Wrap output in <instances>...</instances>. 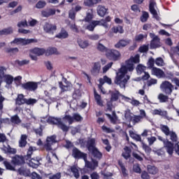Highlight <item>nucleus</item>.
I'll list each match as a JSON object with an SVG mask.
<instances>
[{
    "mask_svg": "<svg viewBox=\"0 0 179 179\" xmlns=\"http://www.w3.org/2000/svg\"><path fill=\"white\" fill-rule=\"evenodd\" d=\"M3 164L6 167V169H7V170H11V171L15 170V167H13V166H12V164H10V163L8 162V161H4Z\"/></svg>",
    "mask_w": 179,
    "mask_h": 179,
    "instance_id": "052dcab7",
    "label": "nucleus"
},
{
    "mask_svg": "<svg viewBox=\"0 0 179 179\" xmlns=\"http://www.w3.org/2000/svg\"><path fill=\"white\" fill-rule=\"evenodd\" d=\"M31 52H32L33 54H35V55H38L40 57V55H43V54L45 55V49L36 48L31 50Z\"/></svg>",
    "mask_w": 179,
    "mask_h": 179,
    "instance_id": "bb28decb",
    "label": "nucleus"
},
{
    "mask_svg": "<svg viewBox=\"0 0 179 179\" xmlns=\"http://www.w3.org/2000/svg\"><path fill=\"white\" fill-rule=\"evenodd\" d=\"M93 19V9L88 10L87 11V15L85 18V22H90Z\"/></svg>",
    "mask_w": 179,
    "mask_h": 179,
    "instance_id": "37998d69",
    "label": "nucleus"
},
{
    "mask_svg": "<svg viewBox=\"0 0 179 179\" xmlns=\"http://www.w3.org/2000/svg\"><path fill=\"white\" fill-rule=\"evenodd\" d=\"M96 50L100 52H106V54H107V51L108 50V48L106 47L101 42H99L96 45Z\"/></svg>",
    "mask_w": 179,
    "mask_h": 179,
    "instance_id": "c756f323",
    "label": "nucleus"
},
{
    "mask_svg": "<svg viewBox=\"0 0 179 179\" xmlns=\"http://www.w3.org/2000/svg\"><path fill=\"white\" fill-rule=\"evenodd\" d=\"M63 120H66L68 121L69 125H71V124H73V116H71L69 115H66L64 117Z\"/></svg>",
    "mask_w": 179,
    "mask_h": 179,
    "instance_id": "4d7b16f0",
    "label": "nucleus"
},
{
    "mask_svg": "<svg viewBox=\"0 0 179 179\" xmlns=\"http://www.w3.org/2000/svg\"><path fill=\"white\" fill-rule=\"evenodd\" d=\"M146 117V112L143 109L140 110V115H133L131 122L135 124H139V122H142V120L145 118Z\"/></svg>",
    "mask_w": 179,
    "mask_h": 179,
    "instance_id": "6e6552de",
    "label": "nucleus"
},
{
    "mask_svg": "<svg viewBox=\"0 0 179 179\" xmlns=\"http://www.w3.org/2000/svg\"><path fill=\"white\" fill-rule=\"evenodd\" d=\"M158 99L159 100L160 103H166L169 100V96L164 95V94H159L158 95Z\"/></svg>",
    "mask_w": 179,
    "mask_h": 179,
    "instance_id": "de8ad7c7",
    "label": "nucleus"
},
{
    "mask_svg": "<svg viewBox=\"0 0 179 179\" xmlns=\"http://www.w3.org/2000/svg\"><path fill=\"white\" fill-rule=\"evenodd\" d=\"M160 89L164 93H166V94H171L174 89V85L169 81H163L160 85Z\"/></svg>",
    "mask_w": 179,
    "mask_h": 179,
    "instance_id": "39448f33",
    "label": "nucleus"
},
{
    "mask_svg": "<svg viewBox=\"0 0 179 179\" xmlns=\"http://www.w3.org/2000/svg\"><path fill=\"white\" fill-rule=\"evenodd\" d=\"M148 19H149V13L148 12H143V15L141 17V20L143 22V23H145V22H148Z\"/></svg>",
    "mask_w": 179,
    "mask_h": 179,
    "instance_id": "864d4df0",
    "label": "nucleus"
},
{
    "mask_svg": "<svg viewBox=\"0 0 179 179\" xmlns=\"http://www.w3.org/2000/svg\"><path fill=\"white\" fill-rule=\"evenodd\" d=\"M18 173L20 176H24V177H29L31 174L30 170L26 168H20L18 169Z\"/></svg>",
    "mask_w": 179,
    "mask_h": 179,
    "instance_id": "cd10ccee",
    "label": "nucleus"
},
{
    "mask_svg": "<svg viewBox=\"0 0 179 179\" xmlns=\"http://www.w3.org/2000/svg\"><path fill=\"white\" fill-rule=\"evenodd\" d=\"M47 2L45 1L40 0L36 3L35 8H36V9H43V8H45Z\"/></svg>",
    "mask_w": 179,
    "mask_h": 179,
    "instance_id": "4c0bfd02",
    "label": "nucleus"
},
{
    "mask_svg": "<svg viewBox=\"0 0 179 179\" xmlns=\"http://www.w3.org/2000/svg\"><path fill=\"white\" fill-rule=\"evenodd\" d=\"M31 43H37V39L17 38L11 41L10 44H17V45L21 44L22 45H27V44H31Z\"/></svg>",
    "mask_w": 179,
    "mask_h": 179,
    "instance_id": "423d86ee",
    "label": "nucleus"
},
{
    "mask_svg": "<svg viewBox=\"0 0 179 179\" xmlns=\"http://www.w3.org/2000/svg\"><path fill=\"white\" fill-rule=\"evenodd\" d=\"M99 3V0H84V5L85 6H93Z\"/></svg>",
    "mask_w": 179,
    "mask_h": 179,
    "instance_id": "79ce46f5",
    "label": "nucleus"
},
{
    "mask_svg": "<svg viewBox=\"0 0 179 179\" xmlns=\"http://www.w3.org/2000/svg\"><path fill=\"white\" fill-rule=\"evenodd\" d=\"M27 26H29V24H27V20H23L17 23L18 27H27Z\"/></svg>",
    "mask_w": 179,
    "mask_h": 179,
    "instance_id": "774afa93",
    "label": "nucleus"
},
{
    "mask_svg": "<svg viewBox=\"0 0 179 179\" xmlns=\"http://www.w3.org/2000/svg\"><path fill=\"white\" fill-rule=\"evenodd\" d=\"M155 8H156V2L155 1V0H150V13H152V15H153V16H154V17H155V19H157V11L156 10V9Z\"/></svg>",
    "mask_w": 179,
    "mask_h": 179,
    "instance_id": "a211bd4d",
    "label": "nucleus"
},
{
    "mask_svg": "<svg viewBox=\"0 0 179 179\" xmlns=\"http://www.w3.org/2000/svg\"><path fill=\"white\" fill-rule=\"evenodd\" d=\"M71 172L73 173L74 177H75L76 178H79V177H80V175H79V169H78L76 168V166H72V167L71 168Z\"/></svg>",
    "mask_w": 179,
    "mask_h": 179,
    "instance_id": "3c124183",
    "label": "nucleus"
},
{
    "mask_svg": "<svg viewBox=\"0 0 179 179\" xmlns=\"http://www.w3.org/2000/svg\"><path fill=\"white\" fill-rule=\"evenodd\" d=\"M124 152H122V156L126 160H128V159H129L131 157V150L127 146L124 147Z\"/></svg>",
    "mask_w": 179,
    "mask_h": 179,
    "instance_id": "c85d7f7f",
    "label": "nucleus"
},
{
    "mask_svg": "<svg viewBox=\"0 0 179 179\" xmlns=\"http://www.w3.org/2000/svg\"><path fill=\"white\" fill-rule=\"evenodd\" d=\"M84 162L85 163V167L87 169H90V170H94L96 167H98L99 162L96 161V159H92V162L87 161V157H85V159H84Z\"/></svg>",
    "mask_w": 179,
    "mask_h": 179,
    "instance_id": "4468645a",
    "label": "nucleus"
},
{
    "mask_svg": "<svg viewBox=\"0 0 179 179\" xmlns=\"http://www.w3.org/2000/svg\"><path fill=\"white\" fill-rule=\"evenodd\" d=\"M120 96H122V94H120V92H118V91L112 92L110 101H117V100H118V97H120Z\"/></svg>",
    "mask_w": 179,
    "mask_h": 179,
    "instance_id": "e433bc0d",
    "label": "nucleus"
},
{
    "mask_svg": "<svg viewBox=\"0 0 179 179\" xmlns=\"http://www.w3.org/2000/svg\"><path fill=\"white\" fill-rule=\"evenodd\" d=\"M150 37L152 38L150 43V48H159L160 47V38L159 36L155 35V34H150Z\"/></svg>",
    "mask_w": 179,
    "mask_h": 179,
    "instance_id": "9d476101",
    "label": "nucleus"
},
{
    "mask_svg": "<svg viewBox=\"0 0 179 179\" xmlns=\"http://www.w3.org/2000/svg\"><path fill=\"white\" fill-rule=\"evenodd\" d=\"M59 87L62 89V92H69L70 90H72V85L68 84L66 85H64L62 84V82L59 83Z\"/></svg>",
    "mask_w": 179,
    "mask_h": 179,
    "instance_id": "2f4dec72",
    "label": "nucleus"
},
{
    "mask_svg": "<svg viewBox=\"0 0 179 179\" xmlns=\"http://www.w3.org/2000/svg\"><path fill=\"white\" fill-rule=\"evenodd\" d=\"M99 83L101 85H104V83L111 85V83H113V81L111 80V78H108L107 76H104L103 78L99 79Z\"/></svg>",
    "mask_w": 179,
    "mask_h": 179,
    "instance_id": "f704fd0d",
    "label": "nucleus"
},
{
    "mask_svg": "<svg viewBox=\"0 0 179 179\" xmlns=\"http://www.w3.org/2000/svg\"><path fill=\"white\" fill-rule=\"evenodd\" d=\"M69 35L68 34V32L65 31L64 29H62L61 31L56 35L57 38H68V36Z\"/></svg>",
    "mask_w": 179,
    "mask_h": 179,
    "instance_id": "c9c22d12",
    "label": "nucleus"
},
{
    "mask_svg": "<svg viewBox=\"0 0 179 179\" xmlns=\"http://www.w3.org/2000/svg\"><path fill=\"white\" fill-rule=\"evenodd\" d=\"M24 162L23 157H20L19 155H15L12 159V163L15 166H20V164H23Z\"/></svg>",
    "mask_w": 179,
    "mask_h": 179,
    "instance_id": "4be33fe9",
    "label": "nucleus"
},
{
    "mask_svg": "<svg viewBox=\"0 0 179 179\" xmlns=\"http://www.w3.org/2000/svg\"><path fill=\"white\" fill-rule=\"evenodd\" d=\"M26 145H27V135L22 134L19 141V146L20 148H24Z\"/></svg>",
    "mask_w": 179,
    "mask_h": 179,
    "instance_id": "a878e982",
    "label": "nucleus"
},
{
    "mask_svg": "<svg viewBox=\"0 0 179 179\" xmlns=\"http://www.w3.org/2000/svg\"><path fill=\"white\" fill-rule=\"evenodd\" d=\"M36 103H37V99L30 98L26 99L25 104H27V106H34V104H36Z\"/></svg>",
    "mask_w": 179,
    "mask_h": 179,
    "instance_id": "13d9d810",
    "label": "nucleus"
},
{
    "mask_svg": "<svg viewBox=\"0 0 179 179\" xmlns=\"http://www.w3.org/2000/svg\"><path fill=\"white\" fill-rule=\"evenodd\" d=\"M72 156L74 159H83V160L86 159V157H87V155L80 152L76 147L73 148Z\"/></svg>",
    "mask_w": 179,
    "mask_h": 179,
    "instance_id": "9b49d317",
    "label": "nucleus"
},
{
    "mask_svg": "<svg viewBox=\"0 0 179 179\" xmlns=\"http://www.w3.org/2000/svg\"><path fill=\"white\" fill-rule=\"evenodd\" d=\"M163 142L167 153L171 156L174 152V144L169 141L164 140Z\"/></svg>",
    "mask_w": 179,
    "mask_h": 179,
    "instance_id": "2eb2a0df",
    "label": "nucleus"
},
{
    "mask_svg": "<svg viewBox=\"0 0 179 179\" xmlns=\"http://www.w3.org/2000/svg\"><path fill=\"white\" fill-rule=\"evenodd\" d=\"M139 55H136L134 57H131L129 59L125 61V65L122 66L119 71L116 73L115 79V85H118L120 87H125V85L128 83L130 76L127 75L128 72H133L135 69L134 64H139Z\"/></svg>",
    "mask_w": 179,
    "mask_h": 179,
    "instance_id": "f257e3e1",
    "label": "nucleus"
},
{
    "mask_svg": "<svg viewBox=\"0 0 179 179\" xmlns=\"http://www.w3.org/2000/svg\"><path fill=\"white\" fill-rule=\"evenodd\" d=\"M54 143H57V136L53 135L48 136L47 137L45 143L44 145V148L45 150H47V152H50V150H52V148L51 146H52Z\"/></svg>",
    "mask_w": 179,
    "mask_h": 179,
    "instance_id": "0eeeda50",
    "label": "nucleus"
},
{
    "mask_svg": "<svg viewBox=\"0 0 179 179\" xmlns=\"http://www.w3.org/2000/svg\"><path fill=\"white\" fill-rule=\"evenodd\" d=\"M90 152L92 153V155H93L94 157H96V159H99V160L103 157V154H101V152H100L97 148H94V150H92Z\"/></svg>",
    "mask_w": 179,
    "mask_h": 179,
    "instance_id": "473e14b6",
    "label": "nucleus"
},
{
    "mask_svg": "<svg viewBox=\"0 0 179 179\" xmlns=\"http://www.w3.org/2000/svg\"><path fill=\"white\" fill-rule=\"evenodd\" d=\"M5 72H6V69L3 66L0 67V85L3 82V79H4L6 85H12L13 83V76L5 75Z\"/></svg>",
    "mask_w": 179,
    "mask_h": 179,
    "instance_id": "f03ea898",
    "label": "nucleus"
},
{
    "mask_svg": "<svg viewBox=\"0 0 179 179\" xmlns=\"http://www.w3.org/2000/svg\"><path fill=\"white\" fill-rule=\"evenodd\" d=\"M122 100H124V101H127L128 103H131V106H134L135 107H138L141 102L136 99H131L128 96H125L124 95H121Z\"/></svg>",
    "mask_w": 179,
    "mask_h": 179,
    "instance_id": "f3484780",
    "label": "nucleus"
},
{
    "mask_svg": "<svg viewBox=\"0 0 179 179\" xmlns=\"http://www.w3.org/2000/svg\"><path fill=\"white\" fill-rule=\"evenodd\" d=\"M30 167H33V169H37L38 166H40V161L35 159H31L29 163Z\"/></svg>",
    "mask_w": 179,
    "mask_h": 179,
    "instance_id": "58836bf2",
    "label": "nucleus"
},
{
    "mask_svg": "<svg viewBox=\"0 0 179 179\" xmlns=\"http://www.w3.org/2000/svg\"><path fill=\"white\" fill-rule=\"evenodd\" d=\"M13 33V28L9 27L8 28H4L0 30V36H9V34H12Z\"/></svg>",
    "mask_w": 179,
    "mask_h": 179,
    "instance_id": "393cba45",
    "label": "nucleus"
},
{
    "mask_svg": "<svg viewBox=\"0 0 179 179\" xmlns=\"http://www.w3.org/2000/svg\"><path fill=\"white\" fill-rule=\"evenodd\" d=\"M96 26H103L105 29L108 28V24L103 20H101L100 21H92L88 26L85 27V29H87V30L90 31H93Z\"/></svg>",
    "mask_w": 179,
    "mask_h": 179,
    "instance_id": "20e7f679",
    "label": "nucleus"
},
{
    "mask_svg": "<svg viewBox=\"0 0 179 179\" xmlns=\"http://www.w3.org/2000/svg\"><path fill=\"white\" fill-rule=\"evenodd\" d=\"M96 10L99 16H101V17H104V16L107 15V10H108V9L106 8L104 6L99 5L97 6Z\"/></svg>",
    "mask_w": 179,
    "mask_h": 179,
    "instance_id": "6ab92c4d",
    "label": "nucleus"
},
{
    "mask_svg": "<svg viewBox=\"0 0 179 179\" xmlns=\"http://www.w3.org/2000/svg\"><path fill=\"white\" fill-rule=\"evenodd\" d=\"M41 122H48V124H57L59 123L61 119H58L54 117H49L48 119L42 118L41 120Z\"/></svg>",
    "mask_w": 179,
    "mask_h": 179,
    "instance_id": "aec40b11",
    "label": "nucleus"
},
{
    "mask_svg": "<svg viewBox=\"0 0 179 179\" xmlns=\"http://www.w3.org/2000/svg\"><path fill=\"white\" fill-rule=\"evenodd\" d=\"M16 64L20 66H23V65H27L30 64V60L24 59V60H17Z\"/></svg>",
    "mask_w": 179,
    "mask_h": 179,
    "instance_id": "5fc2aeb1",
    "label": "nucleus"
},
{
    "mask_svg": "<svg viewBox=\"0 0 179 179\" xmlns=\"http://www.w3.org/2000/svg\"><path fill=\"white\" fill-rule=\"evenodd\" d=\"M43 30L46 33H53L54 31H55V30H57V26L46 22L43 26Z\"/></svg>",
    "mask_w": 179,
    "mask_h": 179,
    "instance_id": "dca6fc26",
    "label": "nucleus"
},
{
    "mask_svg": "<svg viewBox=\"0 0 179 179\" xmlns=\"http://www.w3.org/2000/svg\"><path fill=\"white\" fill-rule=\"evenodd\" d=\"M143 38H145V36L143 34H140L138 35H136L134 37L135 41H137V43H141V41H143Z\"/></svg>",
    "mask_w": 179,
    "mask_h": 179,
    "instance_id": "680f3d73",
    "label": "nucleus"
},
{
    "mask_svg": "<svg viewBox=\"0 0 179 179\" xmlns=\"http://www.w3.org/2000/svg\"><path fill=\"white\" fill-rule=\"evenodd\" d=\"M94 98L98 106H103V101H101V96L94 91Z\"/></svg>",
    "mask_w": 179,
    "mask_h": 179,
    "instance_id": "a18cd8bd",
    "label": "nucleus"
},
{
    "mask_svg": "<svg viewBox=\"0 0 179 179\" xmlns=\"http://www.w3.org/2000/svg\"><path fill=\"white\" fill-rule=\"evenodd\" d=\"M106 56L112 61H118L121 58V53L115 49H108Z\"/></svg>",
    "mask_w": 179,
    "mask_h": 179,
    "instance_id": "7ed1b4c3",
    "label": "nucleus"
},
{
    "mask_svg": "<svg viewBox=\"0 0 179 179\" xmlns=\"http://www.w3.org/2000/svg\"><path fill=\"white\" fill-rule=\"evenodd\" d=\"M87 148L90 152L96 149V140L94 138H90L87 141Z\"/></svg>",
    "mask_w": 179,
    "mask_h": 179,
    "instance_id": "b1692460",
    "label": "nucleus"
},
{
    "mask_svg": "<svg viewBox=\"0 0 179 179\" xmlns=\"http://www.w3.org/2000/svg\"><path fill=\"white\" fill-rule=\"evenodd\" d=\"M73 121H76L77 122H79V121H82L83 120V117L79 115V113H74L73 115Z\"/></svg>",
    "mask_w": 179,
    "mask_h": 179,
    "instance_id": "e2e57ef3",
    "label": "nucleus"
},
{
    "mask_svg": "<svg viewBox=\"0 0 179 179\" xmlns=\"http://www.w3.org/2000/svg\"><path fill=\"white\" fill-rule=\"evenodd\" d=\"M136 72L138 75H141V73H145V71H146V66L142 65V64H138L136 68Z\"/></svg>",
    "mask_w": 179,
    "mask_h": 179,
    "instance_id": "c03bdc74",
    "label": "nucleus"
},
{
    "mask_svg": "<svg viewBox=\"0 0 179 179\" xmlns=\"http://www.w3.org/2000/svg\"><path fill=\"white\" fill-rule=\"evenodd\" d=\"M57 125L60 128V129H62L64 131V132H68V131H69V127L62 123V122H61V120L57 124Z\"/></svg>",
    "mask_w": 179,
    "mask_h": 179,
    "instance_id": "09e8293b",
    "label": "nucleus"
},
{
    "mask_svg": "<svg viewBox=\"0 0 179 179\" xmlns=\"http://www.w3.org/2000/svg\"><path fill=\"white\" fill-rule=\"evenodd\" d=\"M130 43L131 40L129 39H121L114 45V47L120 50L127 47V45H129Z\"/></svg>",
    "mask_w": 179,
    "mask_h": 179,
    "instance_id": "f8f14e48",
    "label": "nucleus"
},
{
    "mask_svg": "<svg viewBox=\"0 0 179 179\" xmlns=\"http://www.w3.org/2000/svg\"><path fill=\"white\" fill-rule=\"evenodd\" d=\"M160 129H161V131H162L164 133V134L166 136H169V135H170V133L171 132V131H170V128H169V127L167 125L161 124Z\"/></svg>",
    "mask_w": 179,
    "mask_h": 179,
    "instance_id": "ea45409f",
    "label": "nucleus"
},
{
    "mask_svg": "<svg viewBox=\"0 0 179 179\" xmlns=\"http://www.w3.org/2000/svg\"><path fill=\"white\" fill-rule=\"evenodd\" d=\"M50 55H59V52L56 48H48L45 50V56L50 57Z\"/></svg>",
    "mask_w": 179,
    "mask_h": 179,
    "instance_id": "412c9836",
    "label": "nucleus"
},
{
    "mask_svg": "<svg viewBox=\"0 0 179 179\" xmlns=\"http://www.w3.org/2000/svg\"><path fill=\"white\" fill-rule=\"evenodd\" d=\"M133 115H134V114H132V113H131L130 109H127L124 111V117L127 121H129L130 122L132 120V116Z\"/></svg>",
    "mask_w": 179,
    "mask_h": 179,
    "instance_id": "a19ab883",
    "label": "nucleus"
},
{
    "mask_svg": "<svg viewBox=\"0 0 179 179\" xmlns=\"http://www.w3.org/2000/svg\"><path fill=\"white\" fill-rule=\"evenodd\" d=\"M148 173L150 174H157L159 170L157 169V168H156L155 166H152L150 165H149L148 166Z\"/></svg>",
    "mask_w": 179,
    "mask_h": 179,
    "instance_id": "49530a36",
    "label": "nucleus"
},
{
    "mask_svg": "<svg viewBox=\"0 0 179 179\" xmlns=\"http://www.w3.org/2000/svg\"><path fill=\"white\" fill-rule=\"evenodd\" d=\"M152 73L158 78L159 79H162V78H166V73L163 70L158 69L157 67H152Z\"/></svg>",
    "mask_w": 179,
    "mask_h": 179,
    "instance_id": "ddd939ff",
    "label": "nucleus"
},
{
    "mask_svg": "<svg viewBox=\"0 0 179 179\" xmlns=\"http://www.w3.org/2000/svg\"><path fill=\"white\" fill-rule=\"evenodd\" d=\"M77 43L80 48L85 49L89 47V42L82 39H78Z\"/></svg>",
    "mask_w": 179,
    "mask_h": 179,
    "instance_id": "72a5a7b5",
    "label": "nucleus"
},
{
    "mask_svg": "<svg viewBox=\"0 0 179 179\" xmlns=\"http://www.w3.org/2000/svg\"><path fill=\"white\" fill-rule=\"evenodd\" d=\"M100 69H101V65H100V63L96 62L91 70V73L96 76V75H99V73H100Z\"/></svg>",
    "mask_w": 179,
    "mask_h": 179,
    "instance_id": "5701e85b",
    "label": "nucleus"
},
{
    "mask_svg": "<svg viewBox=\"0 0 179 179\" xmlns=\"http://www.w3.org/2000/svg\"><path fill=\"white\" fill-rule=\"evenodd\" d=\"M112 31L115 34L120 33L122 34V33H124V29H122V27L119 26L112 28Z\"/></svg>",
    "mask_w": 179,
    "mask_h": 179,
    "instance_id": "6e6d98bb",
    "label": "nucleus"
},
{
    "mask_svg": "<svg viewBox=\"0 0 179 179\" xmlns=\"http://www.w3.org/2000/svg\"><path fill=\"white\" fill-rule=\"evenodd\" d=\"M169 135L171 136V141H172V142H177L178 137H177V134H176V132L171 131L169 133Z\"/></svg>",
    "mask_w": 179,
    "mask_h": 179,
    "instance_id": "0e129e2a",
    "label": "nucleus"
},
{
    "mask_svg": "<svg viewBox=\"0 0 179 179\" xmlns=\"http://www.w3.org/2000/svg\"><path fill=\"white\" fill-rule=\"evenodd\" d=\"M26 100L27 99L24 98L23 94H18L17 98L16 99V104H18V106H22V104L26 103Z\"/></svg>",
    "mask_w": 179,
    "mask_h": 179,
    "instance_id": "7c9ffc66",
    "label": "nucleus"
},
{
    "mask_svg": "<svg viewBox=\"0 0 179 179\" xmlns=\"http://www.w3.org/2000/svg\"><path fill=\"white\" fill-rule=\"evenodd\" d=\"M147 139L150 146H152V145L155 143V141H157V138L155 136L148 137Z\"/></svg>",
    "mask_w": 179,
    "mask_h": 179,
    "instance_id": "338daca9",
    "label": "nucleus"
},
{
    "mask_svg": "<svg viewBox=\"0 0 179 179\" xmlns=\"http://www.w3.org/2000/svg\"><path fill=\"white\" fill-rule=\"evenodd\" d=\"M22 87L28 92H36V90L38 87V83L27 82L22 84Z\"/></svg>",
    "mask_w": 179,
    "mask_h": 179,
    "instance_id": "1a4fd4ad",
    "label": "nucleus"
},
{
    "mask_svg": "<svg viewBox=\"0 0 179 179\" xmlns=\"http://www.w3.org/2000/svg\"><path fill=\"white\" fill-rule=\"evenodd\" d=\"M155 64L157 66H164L165 65L164 60L162 57H157L155 59Z\"/></svg>",
    "mask_w": 179,
    "mask_h": 179,
    "instance_id": "603ef678",
    "label": "nucleus"
},
{
    "mask_svg": "<svg viewBox=\"0 0 179 179\" xmlns=\"http://www.w3.org/2000/svg\"><path fill=\"white\" fill-rule=\"evenodd\" d=\"M6 52L8 54H17V52H19V49L17 48H8L6 50Z\"/></svg>",
    "mask_w": 179,
    "mask_h": 179,
    "instance_id": "69168bd1",
    "label": "nucleus"
},
{
    "mask_svg": "<svg viewBox=\"0 0 179 179\" xmlns=\"http://www.w3.org/2000/svg\"><path fill=\"white\" fill-rule=\"evenodd\" d=\"M10 121L13 124H20V122H22V120H20V118H19V116H17V115L12 116L10 118Z\"/></svg>",
    "mask_w": 179,
    "mask_h": 179,
    "instance_id": "8fccbe9b",
    "label": "nucleus"
},
{
    "mask_svg": "<svg viewBox=\"0 0 179 179\" xmlns=\"http://www.w3.org/2000/svg\"><path fill=\"white\" fill-rule=\"evenodd\" d=\"M159 115H161V117H165V118H166V120H169V121L170 120H173V118L167 116V111L162 110V109H159Z\"/></svg>",
    "mask_w": 179,
    "mask_h": 179,
    "instance_id": "bf43d9fd",
    "label": "nucleus"
}]
</instances>
